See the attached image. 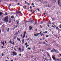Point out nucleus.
<instances>
[{
	"label": "nucleus",
	"mask_w": 61,
	"mask_h": 61,
	"mask_svg": "<svg viewBox=\"0 0 61 61\" xmlns=\"http://www.w3.org/2000/svg\"><path fill=\"white\" fill-rule=\"evenodd\" d=\"M31 58H33V57H34V56H31Z\"/></svg>",
	"instance_id": "obj_38"
},
{
	"label": "nucleus",
	"mask_w": 61,
	"mask_h": 61,
	"mask_svg": "<svg viewBox=\"0 0 61 61\" xmlns=\"http://www.w3.org/2000/svg\"><path fill=\"white\" fill-rule=\"evenodd\" d=\"M27 4L28 5H30V4L29 3H27Z\"/></svg>",
	"instance_id": "obj_56"
},
{
	"label": "nucleus",
	"mask_w": 61,
	"mask_h": 61,
	"mask_svg": "<svg viewBox=\"0 0 61 61\" xmlns=\"http://www.w3.org/2000/svg\"><path fill=\"white\" fill-rule=\"evenodd\" d=\"M57 29L58 30H59V28H58V26L57 27Z\"/></svg>",
	"instance_id": "obj_48"
},
{
	"label": "nucleus",
	"mask_w": 61,
	"mask_h": 61,
	"mask_svg": "<svg viewBox=\"0 0 61 61\" xmlns=\"http://www.w3.org/2000/svg\"><path fill=\"white\" fill-rule=\"evenodd\" d=\"M50 6H51V5H47L46 6V7H49Z\"/></svg>",
	"instance_id": "obj_6"
},
{
	"label": "nucleus",
	"mask_w": 61,
	"mask_h": 61,
	"mask_svg": "<svg viewBox=\"0 0 61 61\" xmlns=\"http://www.w3.org/2000/svg\"><path fill=\"white\" fill-rule=\"evenodd\" d=\"M34 36H37V35L36 34H34Z\"/></svg>",
	"instance_id": "obj_31"
},
{
	"label": "nucleus",
	"mask_w": 61,
	"mask_h": 61,
	"mask_svg": "<svg viewBox=\"0 0 61 61\" xmlns=\"http://www.w3.org/2000/svg\"><path fill=\"white\" fill-rule=\"evenodd\" d=\"M1 55L2 56H4V54H3V53H2V54Z\"/></svg>",
	"instance_id": "obj_33"
},
{
	"label": "nucleus",
	"mask_w": 61,
	"mask_h": 61,
	"mask_svg": "<svg viewBox=\"0 0 61 61\" xmlns=\"http://www.w3.org/2000/svg\"><path fill=\"white\" fill-rule=\"evenodd\" d=\"M27 45V42H26L25 44V46H26Z\"/></svg>",
	"instance_id": "obj_27"
},
{
	"label": "nucleus",
	"mask_w": 61,
	"mask_h": 61,
	"mask_svg": "<svg viewBox=\"0 0 61 61\" xmlns=\"http://www.w3.org/2000/svg\"><path fill=\"white\" fill-rule=\"evenodd\" d=\"M34 60H36V58H35V59H34Z\"/></svg>",
	"instance_id": "obj_61"
},
{
	"label": "nucleus",
	"mask_w": 61,
	"mask_h": 61,
	"mask_svg": "<svg viewBox=\"0 0 61 61\" xmlns=\"http://www.w3.org/2000/svg\"><path fill=\"white\" fill-rule=\"evenodd\" d=\"M53 3H55L56 2V0H53Z\"/></svg>",
	"instance_id": "obj_14"
},
{
	"label": "nucleus",
	"mask_w": 61,
	"mask_h": 61,
	"mask_svg": "<svg viewBox=\"0 0 61 61\" xmlns=\"http://www.w3.org/2000/svg\"><path fill=\"white\" fill-rule=\"evenodd\" d=\"M11 18H14V16H11Z\"/></svg>",
	"instance_id": "obj_35"
},
{
	"label": "nucleus",
	"mask_w": 61,
	"mask_h": 61,
	"mask_svg": "<svg viewBox=\"0 0 61 61\" xmlns=\"http://www.w3.org/2000/svg\"><path fill=\"white\" fill-rule=\"evenodd\" d=\"M30 49H31V48H28V49L29 50H30Z\"/></svg>",
	"instance_id": "obj_40"
},
{
	"label": "nucleus",
	"mask_w": 61,
	"mask_h": 61,
	"mask_svg": "<svg viewBox=\"0 0 61 61\" xmlns=\"http://www.w3.org/2000/svg\"><path fill=\"white\" fill-rule=\"evenodd\" d=\"M25 34H24L23 38H25Z\"/></svg>",
	"instance_id": "obj_25"
},
{
	"label": "nucleus",
	"mask_w": 61,
	"mask_h": 61,
	"mask_svg": "<svg viewBox=\"0 0 61 61\" xmlns=\"http://www.w3.org/2000/svg\"><path fill=\"white\" fill-rule=\"evenodd\" d=\"M41 24H43V21H41Z\"/></svg>",
	"instance_id": "obj_42"
},
{
	"label": "nucleus",
	"mask_w": 61,
	"mask_h": 61,
	"mask_svg": "<svg viewBox=\"0 0 61 61\" xmlns=\"http://www.w3.org/2000/svg\"><path fill=\"white\" fill-rule=\"evenodd\" d=\"M37 10H38V11H40V10H39V9H37Z\"/></svg>",
	"instance_id": "obj_52"
},
{
	"label": "nucleus",
	"mask_w": 61,
	"mask_h": 61,
	"mask_svg": "<svg viewBox=\"0 0 61 61\" xmlns=\"http://www.w3.org/2000/svg\"><path fill=\"white\" fill-rule=\"evenodd\" d=\"M57 60L58 61H59V60H60L59 59H57Z\"/></svg>",
	"instance_id": "obj_47"
},
{
	"label": "nucleus",
	"mask_w": 61,
	"mask_h": 61,
	"mask_svg": "<svg viewBox=\"0 0 61 61\" xmlns=\"http://www.w3.org/2000/svg\"><path fill=\"white\" fill-rule=\"evenodd\" d=\"M48 48L49 50H51V49L50 48Z\"/></svg>",
	"instance_id": "obj_43"
},
{
	"label": "nucleus",
	"mask_w": 61,
	"mask_h": 61,
	"mask_svg": "<svg viewBox=\"0 0 61 61\" xmlns=\"http://www.w3.org/2000/svg\"><path fill=\"white\" fill-rule=\"evenodd\" d=\"M51 27H54V28H55L56 27V25L53 26V25L51 26Z\"/></svg>",
	"instance_id": "obj_15"
},
{
	"label": "nucleus",
	"mask_w": 61,
	"mask_h": 61,
	"mask_svg": "<svg viewBox=\"0 0 61 61\" xmlns=\"http://www.w3.org/2000/svg\"><path fill=\"white\" fill-rule=\"evenodd\" d=\"M11 23V21H9V23Z\"/></svg>",
	"instance_id": "obj_54"
},
{
	"label": "nucleus",
	"mask_w": 61,
	"mask_h": 61,
	"mask_svg": "<svg viewBox=\"0 0 61 61\" xmlns=\"http://www.w3.org/2000/svg\"><path fill=\"white\" fill-rule=\"evenodd\" d=\"M35 47H33V49H35Z\"/></svg>",
	"instance_id": "obj_50"
},
{
	"label": "nucleus",
	"mask_w": 61,
	"mask_h": 61,
	"mask_svg": "<svg viewBox=\"0 0 61 61\" xmlns=\"http://www.w3.org/2000/svg\"><path fill=\"white\" fill-rule=\"evenodd\" d=\"M26 32H24V34L25 35V34H26Z\"/></svg>",
	"instance_id": "obj_30"
},
{
	"label": "nucleus",
	"mask_w": 61,
	"mask_h": 61,
	"mask_svg": "<svg viewBox=\"0 0 61 61\" xmlns=\"http://www.w3.org/2000/svg\"><path fill=\"white\" fill-rule=\"evenodd\" d=\"M30 9H32V7L31 6H30Z\"/></svg>",
	"instance_id": "obj_45"
},
{
	"label": "nucleus",
	"mask_w": 61,
	"mask_h": 61,
	"mask_svg": "<svg viewBox=\"0 0 61 61\" xmlns=\"http://www.w3.org/2000/svg\"><path fill=\"white\" fill-rule=\"evenodd\" d=\"M15 2H17V0H16Z\"/></svg>",
	"instance_id": "obj_59"
},
{
	"label": "nucleus",
	"mask_w": 61,
	"mask_h": 61,
	"mask_svg": "<svg viewBox=\"0 0 61 61\" xmlns=\"http://www.w3.org/2000/svg\"><path fill=\"white\" fill-rule=\"evenodd\" d=\"M2 44L3 45V46H5V45H5V42H4V41L2 42Z\"/></svg>",
	"instance_id": "obj_13"
},
{
	"label": "nucleus",
	"mask_w": 61,
	"mask_h": 61,
	"mask_svg": "<svg viewBox=\"0 0 61 61\" xmlns=\"http://www.w3.org/2000/svg\"><path fill=\"white\" fill-rule=\"evenodd\" d=\"M16 14H19V12L18 11V12H17Z\"/></svg>",
	"instance_id": "obj_34"
},
{
	"label": "nucleus",
	"mask_w": 61,
	"mask_h": 61,
	"mask_svg": "<svg viewBox=\"0 0 61 61\" xmlns=\"http://www.w3.org/2000/svg\"><path fill=\"white\" fill-rule=\"evenodd\" d=\"M53 8H55V6H54L53 7Z\"/></svg>",
	"instance_id": "obj_64"
},
{
	"label": "nucleus",
	"mask_w": 61,
	"mask_h": 61,
	"mask_svg": "<svg viewBox=\"0 0 61 61\" xmlns=\"http://www.w3.org/2000/svg\"><path fill=\"white\" fill-rule=\"evenodd\" d=\"M59 27H60V28L61 29V26H59Z\"/></svg>",
	"instance_id": "obj_62"
},
{
	"label": "nucleus",
	"mask_w": 61,
	"mask_h": 61,
	"mask_svg": "<svg viewBox=\"0 0 61 61\" xmlns=\"http://www.w3.org/2000/svg\"><path fill=\"white\" fill-rule=\"evenodd\" d=\"M42 31H41L40 32V33H39L40 35L41 34V36H43V35H44V34H43V33H42Z\"/></svg>",
	"instance_id": "obj_3"
},
{
	"label": "nucleus",
	"mask_w": 61,
	"mask_h": 61,
	"mask_svg": "<svg viewBox=\"0 0 61 61\" xmlns=\"http://www.w3.org/2000/svg\"><path fill=\"white\" fill-rule=\"evenodd\" d=\"M39 33H38L37 34V36H39Z\"/></svg>",
	"instance_id": "obj_46"
},
{
	"label": "nucleus",
	"mask_w": 61,
	"mask_h": 61,
	"mask_svg": "<svg viewBox=\"0 0 61 61\" xmlns=\"http://www.w3.org/2000/svg\"><path fill=\"white\" fill-rule=\"evenodd\" d=\"M30 30H32V28H33V27H30Z\"/></svg>",
	"instance_id": "obj_10"
},
{
	"label": "nucleus",
	"mask_w": 61,
	"mask_h": 61,
	"mask_svg": "<svg viewBox=\"0 0 61 61\" xmlns=\"http://www.w3.org/2000/svg\"><path fill=\"white\" fill-rule=\"evenodd\" d=\"M24 39H22V43H24Z\"/></svg>",
	"instance_id": "obj_20"
},
{
	"label": "nucleus",
	"mask_w": 61,
	"mask_h": 61,
	"mask_svg": "<svg viewBox=\"0 0 61 61\" xmlns=\"http://www.w3.org/2000/svg\"><path fill=\"white\" fill-rule=\"evenodd\" d=\"M19 56H21V54H19Z\"/></svg>",
	"instance_id": "obj_58"
},
{
	"label": "nucleus",
	"mask_w": 61,
	"mask_h": 61,
	"mask_svg": "<svg viewBox=\"0 0 61 61\" xmlns=\"http://www.w3.org/2000/svg\"><path fill=\"white\" fill-rule=\"evenodd\" d=\"M36 24H37V23L35 22L34 24V25H36Z\"/></svg>",
	"instance_id": "obj_39"
},
{
	"label": "nucleus",
	"mask_w": 61,
	"mask_h": 61,
	"mask_svg": "<svg viewBox=\"0 0 61 61\" xmlns=\"http://www.w3.org/2000/svg\"><path fill=\"white\" fill-rule=\"evenodd\" d=\"M16 22L17 23V25H19V21L18 20H16Z\"/></svg>",
	"instance_id": "obj_7"
},
{
	"label": "nucleus",
	"mask_w": 61,
	"mask_h": 61,
	"mask_svg": "<svg viewBox=\"0 0 61 61\" xmlns=\"http://www.w3.org/2000/svg\"><path fill=\"white\" fill-rule=\"evenodd\" d=\"M4 21L5 22H6V23L8 22V16L5 17V18H4Z\"/></svg>",
	"instance_id": "obj_1"
},
{
	"label": "nucleus",
	"mask_w": 61,
	"mask_h": 61,
	"mask_svg": "<svg viewBox=\"0 0 61 61\" xmlns=\"http://www.w3.org/2000/svg\"><path fill=\"white\" fill-rule=\"evenodd\" d=\"M34 5V3H32V5Z\"/></svg>",
	"instance_id": "obj_36"
},
{
	"label": "nucleus",
	"mask_w": 61,
	"mask_h": 61,
	"mask_svg": "<svg viewBox=\"0 0 61 61\" xmlns=\"http://www.w3.org/2000/svg\"><path fill=\"white\" fill-rule=\"evenodd\" d=\"M2 27H5V25H2Z\"/></svg>",
	"instance_id": "obj_26"
},
{
	"label": "nucleus",
	"mask_w": 61,
	"mask_h": 61,
	"mask_svg": "<svg viewBox=\"0 0 61 61\" xmlns=\"http://www.w3.org/2000/svg\"><path fill=\"white\" fill-rule=\"evenodd\" d=\"M48 36H49V35H47L46 36V37H48Z\"/></svg>",
	"instance_id": "obj_44"
},
{
	"label": "nucleus",
	"mask_w": 61,
	"mask_h": 61,
	"mask_svg": "<svg viewBox=\"0 0 61 61\" xmlns=\"http://www.w3.org/2000/svg\"><path fill=\"white\" fill-rule=\"evenodd\" d=\"M39 1H40V2H42L43 1V0H39Z\"/></svg>",
	"instance_id": "obj_32"
},
{
	"label": "nucleus",
	"mask_w": 61,
	"mask_h": 61,
	"mask_svg": "<svg viewBox=\"0 0 61 61\" xmlns=\"http://www.w3.org/2000/svg\"><path fill=\"white\" fill-rule=\"evenodd\" d=\"M17 39L18 41H20V39L19 38H17Z\"/></svg>",
	"instance_id": "obj_18"
},
{
	"label": "nucleus",
	"mask_w": 61,
	"mask_h": 61,
	"mask_svg": "<svg viewBox=\"0 0 61 61\" xmlns=\"http://www.w3.org/2000/svg\"><path fill=\"white\" fill-rule=\"evenodd\" d=\"M43 59H44L45 60H44V61H47V59H46V57L44 56L43 57Z\"/></svg>",
	"instance_id": "obj_4"
},
{
	"label": "nucleus",
	"mask_w": 61,
	"mask_h": 61,
	"mask_svg": "<svg viewBox=\"0 0 61 61\" xmlns=\"http://www.w3.org/2000/svg\"><path fill=\"white\" fill-rule=\"evenodd\" d=\"M23 8H25V9L26 8V6L25 7H24Z\"/></svg>",
	"instance_id": "obj_24"
},
{
	"label": "nucleus",
	"mask_w": 61,
	"mask_h": 61,
	"mask_svg": "<svg viewBox=\"0 0 61 61\" xmlns=\"http://www.w3.org/2000/svg\"><path fill=\"white\" fill-rule=\"evenodd\" d=\"M2 14H3V13L2 12H1L0 13V15H1Z\"/></svg>",
	"instance_id": "obj_22"
},
{
	"label": "nucleus",
	"mask_w": 61,
	"mask_h": 61,
	"mask_svg": "<svg viewBox=\"0 0 61 61\" xmlns=\"http://www.w3.org/2000/svg\"><path fill=\"white\" fill-rule=\"evenodd\" d=\"M40 27H41V28H42V26H41V25H40Z\"/></svg>",
	"instance_id": "obj_37"
},
{
	"label": "nucleus",
	"mask_w": 61,
	"mask_h": 61,
	"mask_svg": "<svg viewBox=\"0 0 61 61\" xmlns=\"http://www.w3.org/2000/svg\"><path fill=\"white\" fill-rule=\"evenodd\" d=\"M53 50H54V52H55L56 53H59V52L58 51H57V50L56 49V50L54 48H53Z\"/></svg>",
	"instance_id": "obj_2"
},
{
	"label": "nucleus",
	"mask_w": 61,
	"mask_h": 61,
	"mask_svg": "<svg viewBox=\"0 0 61 61\" xmlns=\"http://www.w3.org/2000/svg\"><path fill=\"white\" fill-rule=\"evenodd\" d=\"M8 32H9V28H8L7 30Z\"/></svg>",
	"instance_id": "obj_28"
},
{
	"label": "nucleus",
	"mask_w": 61,
	"mask_h": 61,
	"mask_svg": "<svg viewBox=\"0 0 61 61\" xmlns=\"http://www.w3.org/2000/svg\"><path fill=\"white\" fill-rule=\"evenodd\" d=\"M18 5H19V3H18V4H17Z\"/></svg>",
	"instance_id": "obj_60"
},
{
	"label": "nucleus",
	"mask_w": 61,
	"mask_h": 61,
	"mask_svg": "<svg viewBox=\"0 0 61 61\" xmlns=\"http://www.w3.org/2000/svg\"><path fill=\"white\" fill-rule=\"evenodd\" d=\"M31 23H34V22H35V21H34V20H32L31 21Z\"/></svg>",
	"instance_id": "obj_12"
},
{
	"label": "nucleus",
	"mask_w": 61,
	"mask_h": 61,
	"mask_svg": "<svg viewBox=\"0 0 61 61\" xmlns=\"http://www.w3.org/2000/svg\"><path fill=\"white\" fill-rule=\"evenodd\" d=\"M52 58L54 60H55V61H56V59L55 57H52Z\"/></svg>",
	"instance_id": "obj_8"
},
{
	"label": "nucleus",
	"mask_w": 61,
	"mask_h": 61,
	"mask_svg": "<svg viewBox=\"0 0 61 61\" xmlns=\"http://www.w3.org/2000/svg\"><path fill=\"white\" fill-rule=\"evenodd\" d=\"M19 50H20V52H21V48H19Z\"/></svg>",
	"instance_id": "obj_19"
},
{
	"label": "nucleus",
	"mask_w": 61,
	"mask_h": 61,
	"mask_svg": "<svg viewBox=\"0 0 61 61\" xmlns=\"http://www.w3.org/2000/svg\"><path fill=\"white\" fill-rule=\"evenodd\" d=\"M45 45H46V46H48V44H46H46Z\"/></svg>",
	"instance_id": "obj_29"
},
{
	"label": "nucleus",
	"mask_w": 61,
	"mask_h": 61,
	"mask_svg": "<svg viewBox=\"0 0 61 61\" xmlns=\"http://www.w3.org/2000/svg\"><path fill=\"white\" fill-rule=\"evenodd\" d=\"M18 12H19V13H21V12L20 11H18Z\"/></svg>",
	"instance_id": "obj_41"
},
{
	"label": "nucleus",
	"mask_w": 61,
	"mask_h": 61,
	"mask_svg": "<svg viewBox=\"0 0 61 61\" xmlns=\"http://www.w3.org/2000/svg\"><path fill=\"white\" fill-rule=\"evenodd\" d=\"M11 5V4H10L9 5V7H10V6Z\"/></svg>",
	"instance_id": "obj_51"
},
{
	"label": "nucleus",
	"mask_w": 61,
	"mask_h": 61,
	"mask_svg": "<svg viewBox=\"0 0 61 61\" xmlns=\"http://www.w3.org/2000/svg\"><path fill=\"white\" fill-rule=\"evenodd\" d=\"M11 40H10V41H9V42L10 43V44H12V41H11Z\"/></svg>",
	"instance_id": "obj_16"
},
{
	"label": "nucleus",
	"mask_w": 61,
	"mask_h": 61,
	"mask_svg": "<svg viewBox=\"0 0 61 61\" xmlns=\"http://www.w3.org/2000/svg\"><path fill=\"white\" fill-rule=\"evenodd\" d=\"M13 55H14L15 56H16L17 55V53H16V52H15V51H13Z\"/></svg>",
	"instance_id": "obj_5"
},
{
	"label": "nucleus",
	"mask_w": 61,
	"mask_h": 61,
	"mask_svg": "<svg viewBox=\"0 0 61 61\" xmlns=\"http://www.w3.org/2000/svg\"><path fill=\"white\" fill-rule=\"evenodd\" d=\"M46 3H47V2L45 1L43 3V4L45 5V4H46Z\"/></svg>",
	"instance_id": "obj_11"
},
{
	"label": "nucleus",
	"mask_w": 61,
	"mask_h": 61,
	"mask_svg": "<svg viewBox=\"0 0 61 61\" xmlns=\"http://www.w3.org/2000/svg\"><path fill=\"white\" fill-rule=\"evenodd\" d=\"M54 50H51V53H53L54 52Z\"/></svg>",
	"instance_id": "obj_21"
},
{
	"label": "nucleus",
	"mask_w": 61,
	"mask_h": 61,
	"mask_svg": "<svg viewBox=\"0 0 61 61\" xmlns=\"http://www.w3.org/2000/svg\"><path fill=\"white\" fill-rule=\"evenodd\" d=\"M60 0H58V5H59L60 3H61V2H60Z\"/></svg>",
	"instance_id": "obj_9"
},
{
	"label": "nucleus",
	"mask_w": 61,
	"mask_h": 61,
	"mask_svg": "<svg viewBox=\"0 0 61 61\" xmlns=\"http://www.w3.org/2000/svg\"><path fill=\"white\" fill-rule=\"evenodd\" d=\"M25 4H27L28 2H26V1H25Z\"/></svg>",
	"instance_id": "obj_23"
},
{
	"label": "nucleus",
	"mask_w": 61,
	"mask_h": 61,
	"mask_svg": "<svg viewBox=\"0 0 61 61\" xmlns=\"http://www.w3.org/2000/svg\"><path fill=\"white\" fill-rule=\"evenodd\" d=\"M52 20H54V19L53 18H52Z\"/></svg>",
	"instance_id": "obj_57"
},
{
	"label": "nucleus",
	"mask_w": 61,
	"mask_h": 61,
	"mask_svg": "<svg viewBox=\"0 0 61 61\" xmlns=\"http://www.w3.org/2000/svg\"><path fill=\"white\" fill-rule=\"evenodd\" d=\"M7 13H6V12L5 13V14L6 15H7Z\"/></svg>",
	"instance_id": "obj_55"
},
{
	"label": "nucleus",
	"mask_w": 61,
	"mask_h": 61,
	"mask_svg": "<svg viewBox=\"0 0 61 61\" xmlns=\"http://www.w3.org/2000/svg\"><path fill=\"white\" fill-rule=\"evenodd\" d=\"M11 44H13V45H14V42H13V43H11Z\"/></svg>",
	"instance_id": "obj_49"
},
{
	"label": "nucleus",
	"mask_w": 61,
	"mask_h": 61,
	"mask_svg": "<svg viewBox=\"0 0 61 61\" xmlns=\"http://www.w3.org/2000/svg\"><path fill=\"white\" fill-rule=\"evenodd\" d=\"M58 5H59L60 7H61V3H60V4H58Z\"/></svg>",
	"instance_id": "obj_17"
},
{
	"label": "nucleus",
	"mask_w": 61,
	"mask_h": 61,
	"mask_svg": "<svg viewBox=\"0 0 61 61\" xmlns=\"http://www.w3.org/2000/svg\"><path fill=\"white\" fill-rule=\"evenodd\" d=\"M59 26H61V24Z\"/></svg>",
	"instance_id": "obj_63"
},
{
	"label": "nucleus",
	"mask_w": 61,
	"mask_h": 61,
	"mask_svg": "<svg viewBox=\"0 0 61 61\" xmlns=\"http://www.w3.org/2000/svg\"><path fill=\"white\" fill-rule=\"evenodd\" d=\"M47 33V32L46 31L45 32V33Z\"/></svg>",
	"instance_id": "obj_53"
}]
</instances>
